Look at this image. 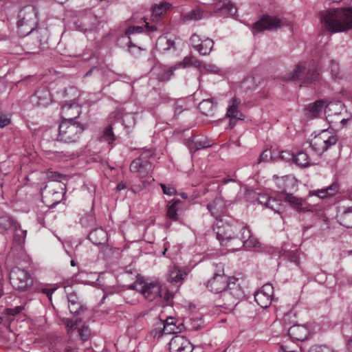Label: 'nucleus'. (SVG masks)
<instances>
[{"instance_id":"obj_1","label":"nucleus","mask_w":352,"mask_h":352,"mask_svg":"<svg viewBox=\"0 0 352 352\" xmlns=\"http://www.w3.org/2000/svg\"><path fill=\"white\" fill-rule=\"evenodd\" d=\"M214 230L220 245L226 247L228 252L238 251L242 247L250 250L258 247L260 244L247 227L242 228L239 232L236 226L230 224L219 225V222H218Z\"/></svg>"},{"instance_id":"obj_2","label":"nucleus","mask_w":352,"mask_h":352,"mask_svg":"<svg viewBox=\"0 0 352 352\" xmlns=\"http://www.w3.org/2000/svg\"><path fill=\"white\" fill-rule=\"evenodd\" d=\"M321 21L331 32H341L352 28V8L329 9L321 14Z\"/></svg>"},{"instance_id":"obj_3","label":"nucleus","mask_w":352,"mask_h":352,"mask_svg":"<svg viewBox=\"0 0 352 352\" xmlns=\"http://www.w3.org/2000/svg\"><path fill=\"white\" fill-rule=\"evenodd\" d=\"M17 26L23 36L30 34L38 25V10L32 5L24 6L18 15Z\"/></svg>"},{"instance_id":"obj_4","label":"nucleus","mask_w":352,"mask_h":352,"mask_svg":"<svg viewBox=\"0 0 352 352\" xmlns=\"http://www.w3.org/2000/svg\"><path fill=\"white\" fill-rule=\"evenodd\" d=\"M318 63L312 60L308 65L305 63L297 65L291 76L287 78L289 80H298L303 84H311L319 80V73L317 67Z\"/></svg>"},{"instance_id":"obj_5","label":"nucleus","mask_w":352,"mask_h":352,"mask_svg":"<svg viewBox=\"0 0 352 352\" xmlns=\"http://www.w3.org/2000/svg\"><path fill=\"white\" fill-rule=\"evenodd\" d=\"M244 295L241 286V280L234 277H228L226 288L223 294V300L225 301L223 306L231 311L237 305L238 300Z\"/></svg>"},{"instance_id":"obj_6","label":"nucleus","mask_w":352,"mask_h":352,"mask_svg":"<svg viewBox=\"0 0 352 352\" xmlns=\"http://www.w3.org/2000/svg\"><path fill=\"white\" fill-rule=\"evenodd\" d=\"M84 128L82 125L74 121H62L59 125L57 140L65 143L77 142Z\"/></svg>"},{"instance_id":"obj_7","label":"nucleus","mask_w":352,"mask_h":352,"mask_svg":"<svg viewBox=\"0 0 352 352\" xmlns=\"http://www.w3.org/2000/svg\"><path fill=\"white\" fill-rule=\"evenodd\" d=\"M131 288L139 292L148 301L151 302L162 296V285L157 280L137 281L131 286Z\"/></svg>"},{"instance_id":"obj_8","label":"nucleus","mask_w":352,"mask_h":352,"mask_svg":"<svg viewBox=\"0 0 352 352\" xmlns=\"http://www.w3.org/2000/svg\"><path fill=\"white\" fill-rule=\"evenodd\" d=\"M10 282L14 289L25 292L32 287L34 279L28 270L14 267L10 272Z\"/></svg>"},{"instance_id":"obj_9","label":"nucleus","mask_w":352,"mask_h":352,"mask_svg":"<svg viewBox=\"0 0 352 352\" xmlns=\"http://www.w3.org/2000/svg\"><path fill=\"white\" fill-rule=\"evenodd\" d=\"M338 142L336 135L331 134L328 130H322L320 133L315 135L310 141V146L318 154L321 155Z\"/></svg>"},{"instance_id":"obj_10","label":"nucleus","mask_w":352,"mask_h":352,"mask_svg":"<svg viewBox=\"0 0 352 352\" xmlns=\"http://www.w3.org/2000/svg\"><path fill=\"white\" fill-rule=\"evenodd\" d=\"M284 25L283 22L277 16L263 15L253 26L254 32L264 30H275Z\"/></svg>"},{"instance_id":"obj_11","label":"nucleus","mask_w":352,"mask_h":352,"mask_svg":"<svg viewBox=\"0 0 352 352\" xmlns=\"http://www.w3.org/2000/svg\"><path fill=\"white\" fill-rule=\"evenodd\" d=\"M149 155L148 153H144L133 160L130 165L131 171L138 173L140 177H145L151 169V164L147 159Z\"/></svg>"},{"instance_id":"obj_12","label":"nucleus","mask_w":352,"mask_h":352,"mask_svg":"<svg viewBox=\"0 0 352 352\" xmlns=\"http://www.w3.org/2000/svg\"><path fill=\"white\" fill-rule=\"evenodd\" d=\"M273 294V286L265 284L254 294V300L261 307L267 308L272 303Z\"/></svg>"},{"instance_id":"obj_13","label":"nucleus","mask_w":352,"mask_h":352,"mask_svg":"<svg viewBox=\"0 0 352 352\" xmlns=\"http://www.w3.org/2000/svg\"><path fill=\"white\" fill-rule=\"evenodd\" d=\"M241 101L236 97H233L228 102L226 116L230 118V125L233 127L236 124L237 120L244 119V116L239 110Z\"/></svg>"},{"instance_id":"obj_14","label":"nucleus","mask_w":352,"mask_h":352,"mask_svg":"<svg viewBox=\"0 0 352 352\" xmlns=\"http://www.w3.org/2000/svg\"><path fill=\"white\" fill-rule=\"evenodd\" d=\"M228 277L224 275L223 270L221 269L219 273H215L213 277L210 279L207 283L208 289L212 292L218 294L221 293V296L226 288V281Z\"/></svg>"},{"instance_id":"obj_15","label":"nucleus","mask_w":352,"mask_h":352,"mask_svg":"<svg viewBox=\"0 0 352 352\" xmlns=\"http://www.w3.org/2000/svg\"><path fill=\"white\" fill-rule=\"evenodd\" d=\"M169 350L170 352H192L193 346L185 337L176 336L170 341Z\"/></svg>"},{"instance_id":"obj_16","label":"nucleus","mask_w":352,"mask_h":352,"mask_svg":"<svg viewBox=\"0 0 352 352\" xmlns=\"http://www.w3.org/2000/svg\"><path fill=\"white\" fill-rule=\"evenodd\" d=\"M31 100L37 106L46 107L52 102V96L47 87H41L32 96Z\"/></svg>"},{"instance_id":"obj_17","label":"nucleus","mask_w":352,"mask_h":352,"mask_svg":"<svg viewBox=\"0 0 352 352\" xmlns=\"http://www.w3.org/2000/svg\"><path fill=\"white\" fill-rule=\"evenodd\" d=\"M80 107L76 102H66L61 107L63 121H74L80 114Z\"/></svg>"},{"instance_id":"obj_18","label":"nucleus","mask_w":352,"mask_h":352,"mask_svg":"<svg viewBox=\"0 0 352 352\" xmlns=\"http://www.w3.org/2000/svg\"><path fill=\"white\" fill-rule=\"evenodd\" d=\"M226 201L221 197H216L207 205V208L211 215L219 219L226 211Z\"/></svg>"},{"instance_id":"obj_19","label":"nucleus","mask_w":352,"mask_h":352,"mask_svg":"<svg viewBox=\"0 0 352 352\" xmlns=\"http://www.w3.org/2000/svg\"><path fill=\"white\" fill-rule=\"evenodd\" d=\"M214 12L221 15L234 16L237 12V8L228 0H221L214 6Z\"/></svg>"},{"instance_id":"obj_20","label":"nucleus","mask_w":352,"mask_h":352,"mask_svg":"<svg viewBox=\"0 0 352 352\" xmlns=\"http://www.w3.org/2000/svg\"><path fill=\"white\" fill-rule=\"evenodd\" d=\"M98 23V19L95 16H90L84 17L81 21L76 22L75 25L77 30L86 33L96 30Z\"/></svg>"},{"instance_id":"obj_21","label":"nucleus","mask_w":352,"mask_h":352,"mask_svg":"<svg viewBox=\"0 0 352 352\" xmlns=\"http://www.w3.org/2000/svg\"><path fill=\"white\" fill-rule=\"evenodd\" d=\"M309 331L305 325L296 324L288 330V334L292 339L303 341L307 339Z\"/></svg>"},{"instance_id":"obj_22","label":"nucleus","mask_w":352,"mask_h":352,"mask_svg":"<svg viewBox=\"0 0 352 352\" xmlns=\"http://www.w3.org/2000/svg\"><path fill=\"white\" fill-rule=\"evenodd\" d=\"M340 223L346 228H352V206L340 207L338 212Z\"/></svg>"},{"instance_id":"obj_23","label":"nucleus","mask_w":352,"mask_h":352,"mask_svg":"<svg viewBox=\"0 0 352 352\" xmlns=\"http://www.w3.org/2000/svg\"><path fill=\"white\" fill-rule=\"evenodd\" d=\"M339 186L337 183H333L327 188L313 190L309 192L310 196H318L320 199L326 198L329 196H333L339 191Z\"/></svg>"},{"instance_id":"obj_24","label":"nucleus","mask_w":352,"mask_h":352,"mask_svg":"<svg viewBox=\"0 0 352 352\" xmlns=\"http://www.w3.org/2000/svg\"><path fill=\"white\" fill-rule=\"evenodd\" d=\"M189 270H181L178 266L173 265L169 270L168 280L173 284L180 282L188 274Z\"/></svg>"},{"instance_id":"obj_25","label":"nucleus","mask_w":352,"mask_h":352,"mask_svg":"<svg viewBox=\"0 0 352 352\" xmlns=\"http://www.w3.org/2000/svg\"><path fill=\"white\" fill-rule=\"evenodd\" d=\"M140 113V112L135 111L125 113L122 116V124L127 131H129L134 128L136 124V120L139 118Z\"/></svg>"},{"instance_id":"obj_26","label":"nucleus","mask_w":352,"mask_h":352,"mask_svg":"<svg viewBox=\"0 0 352 352\" xmlns=\"http://www.w3.org/2000/svg\"><path fill=\"white\" fill-rule=\"evenodd\" d=\"M211 146V142L204 137L195 138L192 141H189L188 144V149L191 153L199 149L208 148Z\"/></svg>"},{"instance_id":"obj_27","label":"nucleus","mask_w":352,"mask_h":352,"mask_svg":"<svg viewBox=\"0 0 352 352\" xmlns=\"http://www.w3.org/2000/svg\"><path fill=\"white\" fill-rule=\"evenodd\" d=\"M324 104L325 102L323 100H317L309 104L305 109V115L308 118H316L322 111Z\"/></svg>"},{"instance_id":"obj_28","label":"nucleus","mask_w":352,"mask_h":352,"mask_svg":"<svg viewBox=\"0 0 352 352\" xmlns=\"http://www.w3.org/2000/svg\"><path fill=\"white\" fill-rule=\"evenodd\" d=\"M193 66L197 68L199 71L201 70V63L196 58L192 56H187L184 57L182 61H180L175 64L173 67H175V70L180 68H187L188 67Z\"/></svg>"},{"instance_id":"obj_29","label":"nucleus","mask_w":352,"mask_h":352,"mask_svg":"<svg viewBox=\"0 0 352 352\" xmlns=\"http://www.w3.org/2000/svg\"><path fill=\"white\" fill-rule=\"evenodd\" d=\"M12 230L14 231V243L19 245L20 247H22L25 241L27 230H23L21 228V224L18 222L14 224Z\"/></svg>"},{"instance_id":"obj_30","label":"nucleus","mask_w":352,"mask_h":352,"mask_svg":"<svg viewBox=\"0 0 352 352\" xmlns=\"http://www.w3.org/2000/svg\"><path fill=\"white\" fill-rule=\"evenodd\" d=\"M89 239L94 244H102L107 241V234L103 229L97 228L90 232Z\"/></svg>"},{"instance_id":"obj_31","label":"nucleus","mask_w":352,"mask_h":352,"mask_svg":"<svg viewBox=\"0 0 352 352\" xmlns=\"http://www.w3.org/2000/svg\"><path fill=\"white\" fill-rule=\"evenodd\" d=\"M177 322L176 319L174 318H167L164 324L163 333L174 334L180 332L182 327H179V324H177Z\"/></svg>"},{"instance_id":"obj_32","label":"nucleus","mask_w":352,"mask_h":352,"mask_svg":"<svg viewBox=\"0 0 352 352\" xmlns=\"http://www.w3.org/2000/svg\"><path fill=\"white\" fill-rule=\"evenodd\" d=\"M182 201L179 199L170 201L167 205V217L173 221L178 219L177 212L181 208Z\"/></svg>"},{"instance_id":"obj_33","label":"nucleus","mask_w":352,"mask_h":352,"mask_svg":"<svg viewBox=\"0 0 352 352\" xmlns=\"http://www.w3.org/2000/svg\"><path fill=\"white\" fill-rule=\"evenodd\" d=\"M200 112L206 116L212 115L215 109V104L213 98L203 100L198 106Z\"/></svg>"},{"instance_id":"obj_34","label":"nucleus","mask_w":352,"mask_h":352,"mask_svg":"<svg viewBox=\"0 0 352 352\" xmlns=\"http://www.w3.org/2000/svg\"><path fill=\"white\" fill-rule=\"evenodd\" d=\"M171 8L172 5L168 2H161L159 4H155L152 8L153 15L154 17H160Z\"/></svg>"},{"instance_id":"obj_35","label":"nucleus","mask_w":352,"mask_h":352,"mask_svg":"<svg viewBox=\"0 0 352 352\" xmlns=\"http://www.w3.org/2000/svg\"><path fill=\"white\" fill-rule=\"evenodd\" d=\"M297 189V180L292 175L285 176V186H283V193L290 194L289 192Z\"/></svg>"},{"instance_id":"obj_36","label":"nucleus","mask_w":352,"mask_h":352,"mask_svg":"<svg viewBox=\"0 0 352 352\" xmlns=\"http://www.w3.org/2000/svg\"><path fill=\"white\" fill-rule=\"evenodd\" d=\"M285 200L296 210L300 211L304 209V201L300 198L293 196L291 193L285 195Z\"/></svg>"},{"instance_id":"obj_37","label":"nucleus","mask_w":352,"mask_h":352,"mask_svg":"<svg viewBox=\"0 0 352 352\" xmlns=\"http://www.w3.org/2000/svg\"><path fill=\"white\" fill-rule=\"evenodd\" d=\"M293 162L302 167H307L310 165V160L308 155L303 151L298 153L294 155Z\"/></svg>"},{"instance_id":"obj_38","label":"nucleus","mask_w":352,"mask_h":352,"mask_svg":"<svg viewBox=\"0 0 352 352\" xmlns=\"http://www.w3.org/2000/svg\"><path fill=\"white\" fill-rule=\"evenodd\" d=\"M175 42L166 36H161L158 38L156 46L160 51H166L174 47Z\"/></svg>"},{"instance_id":"obj_39","label":"nucleus","mask_w":352,"mask_h":352,"mask_svg":"<svg viewBox=\"0 0 352 352\" xmlns=\"http://www.w3.org/2000/svg\"><path fill=\"white\" fill-rule=\"evenodd\" d=\"M213 45L214 42L212 39L206 38L201 41V44L197 48V51L202 56L208 55L211 52Z\"/></svg>"},{"instance_id":"obj_40","label":"nucleus","mask_w":352,"mask_h":352,"mask_svg":"<svg viewBox=\"0 0 352 352\" xmlns=\"http://www.w3.org/2000/svg\"><path fill=\"white\" fill-rule=\"evenodd\" d=\"M116 140V137L113 132V127L111 125L107 126L103 131L102 135L100 137V141L107 142L109 144H111Z\"/></svg>"},{"instance_id":"obj_41","label":"nucleus","mask_w":352,"mask_h":352,"mask_svg":"<svg viewBox=\"0 0 352 352\" xmlns=\"http://www.w3.org/2000/svg\"><path fill=\"white\" fill-rule=\"evenodd\" d=\"M266 208H268L273 210L274 212L278 214H280L284 211V207L282 204L281 201L272 197Z\"/></svg>"},{"instance_id":"obj_42","label":"nucleus","mask_w":352,"mask_h":352,"mask_svg":"<svg viewBox=\"0 0 352 352\" xmlns=\"http://www.w3.org/2000/svg\"><path fill=\"white\" fill-rule=\"evenodd\" d=\"M81 321V319L79 318L74 319H66L65 320V324L66 326L67 333L69 335H72V333L76 331V329L80 324Z\"/></svg>"},{"instance_id":"obj_43","label":"nucleus","mask_w":352,"mask_h":352,"mask_svg":"<svg viewBox=\"0 0 352 352\" xmlns=\"http://www.w3.org/2000/svg\"><path fill=\"white\" fill-rule=\"evenodd\" d=\"M14 219H13L9 215L5 214L0 216V228L8 230L9 228H12L14 227V224L16 223Z\"/></svg>"},{"instance_id":"obj_44","label":"nucleus","mask_w":352,"mask_h":352,"mask_svg":"<svg viewBox=\"0 0 352 352\" xmlns=\"http://www.w3.org/2000/svg\"><path fill=\"white\" fill-rule=\"evenodd\" d=\"M174 71H175V67L173 66L163 69L160 74L157 75V78L160 81L164 82L167 81L170 79L171 76L173 74Z\"/></svg>"},{"instance_id":"obj_45","label":"nucleus","mask_w":352,"mask_h":352,"mask_svg":"<svg viewBox=\"0 0 352 352\" xmlns=\"http://www.w3.org/2000/svg\"><path fill=\"white\" fill-rule=\"evenodd\" d=\"M201 70L199 71L201 73L208 72L211 74H219L221 69L216 65L208 63V64H202L201 63Z\"/></svg>"},{"instance_id":"obj_46","label":"nucleus","mask_w":352,"mask_h":352,"mask_svg":"<svg viewBox=\"0 0 352 352\" xmlns=\"http://www.w3.org/2000/svg\"><path fill=\"white\" fill-rule=\"evenodd\" d=\"M202 17L201 12L198 10H192L184 16V21L199 20Z\"/></svg>"},{"instance_id":"obj_47","label":"nucleus","mask_w":352,"mask_h":352,"mask_svg":"<svg viewBox=\"0 0 352 352\" xmlns=\"http://www.w3.org/2000/svg\"><path fill=\"white\" fill-rule=\"evenodd\" d=\"M79 336L83 341L87 340L91 335L90 329L87 326H82L79 329Z\"/></svg>"},{"instance_id":"obj_48","label":"nucleus","mask_w":352,"mask_h":352,"mask_svg":"<svg viewBox=\"0 0 352 352\" xmlns=\"http://www.w3.org/2000/svg\"><path fill=\"white\" fill-rule=\"evenodd\" d=\"M160 186L163 190V193L166 195L172 196L175 195L177 192L175 188L170 184L166 185L164 184H160Z\"/></svg>"},{"instance_id":"obj_49","label":"nucleus","mask_w":352,"mask_h":352,"mask_svg":"<svg viewBox=\"0 0 352 352\" xmlns=\"http://www.w3.org/2000/svg\"><path fill=\"white\" fill-rule=\"evenodd\" d=\"M309 352H333V351L327 345L316 344L310 348Z\"/></svg>"},{"instance_id":"obj_50","label":"nucleus","mask_w":352,"mask_h":352,"mask_svg":"<svg viewBox=\"0 0 352 352\" xmlns=\"http://www.w3.org/2000/svg\"><path fill=\"white\" fill-rule=\"evenodd\" d=\"M68 307L71 314L77 315L83 309V306L80 303L68 304Z\"/></svg>"},{"instance_id":"obj_51","label":"nucleus","mask_w":352,"mask_h":352,"mask_svg":"<svg viewBox=\"0 0 352 352\" xmlns=\"http://www.w3.org/2000/svg\"><path fill=\"white\" fill-rule=\"evenodd\" d=\"M10 123V115L0 113V127L3 128Z\"/></svg>"},{"instance_id":"obj_52","label":"nucleus","mask_w":352,"mask_h":352,"mask_svg":"<svg viewBox=\"0 0 352 352\" xmlns=\"http://www.w3.org/2000/svg\"><path fill=\"white\" fill-rule=\"evenodd\" d=\"M294 154L288 151H282L279 153L280 159L286 162L292 161L294 160Z\"/></svg>"},{"instance_id":"obj_53","label":"nucleus","mask_w":352,"mask_h":352,"mask_svg":"<svg viewBox=\"0 0 352 352\" xmlns=\"http://www.w3.org/2000/svg\"><path fill=\"white\" fill-rule=\"evenodd\" d=\"M270 198L271 197L265 193H259L258 195V201L265 207H267Z\"/></svg>"},{"instance_id":"obj_54","label":"nucleus","mask_w":352,"mask_h":352,"mask_svg":"<svg viewBox=\"0 0 352 352\" xmlns=\"http://www.w3.org/2000/svg\"><path fill=\"white\" fill-rule=\"evenodd\" d=\"M201 40L199 36L194 34L190 37V43L194 49L197 50L198 47L201 44Z\"/></svg>"},{"instance_id":"obj_55","label":"nucleus","mask_w":352,"mask_h":352,"mask_svg":"<svg viewBox=\"0 0 352 352\" xmlns=\"http://www.w3.org/2000/svg\"><path fill=\"white\" fill-rule=\"evenodd\" d=\"M24 309V306L20 305V306H16L14 308H9L7 309V314L11 316H15L19 313H21Z\"/></svg>"},{"instance_id":"obj_56","label":"nucleus","mask_w":352,"mask_h":352,"mask_svg":"<svg viewBox=\"0 0 352 352\" xmlns=\"http://www.w3.org/2000/svg\"><path fill=\"white\" fill-rule=\"evenodd\" d=\"M142 30L143 28L142 26H131L126 30L125 34L127 35H131L133 34L140 33L142 32Z\"/></svg>"},{"instance_id":"obj_57","label":"nucleus","mask_w":352,"mask_h":352,"mask_svg":"<svg viewBox=\"0 0 352 352\" xmlns=\"http://www.w3.org/2000/svg\"><path fill=\"white\" fill-rule=\"evenodd\" d=\"M57 287H43L41 288L42 293L46 294L48 298L51 300L53 293L56 290Z\"/></svg>"},{"instance_id":"obj_58","label":"nucleus","mask_w":352,"mask_h":352,"mask_svg":"<svg viewBox=\"0 0 352 352\" xmlns=\"http://www.w3.org/2000/svg\"><path fill=\"white\" fill-rule=\"evenodd\" d=\"M330 67L332 74L334 76H337L339 70L338 63L334 60H331Z\"/></svg>"},{"instance_id":"obj_59","label":"nucleus","mask_w":352,"mask_h":352,"mask_svg":"<svg viewBox=\"0 0 352 352\" xmlns=\"http://www.w3.org/2000/svg\"><path fill=\"white\" fill-rule=\"evenodd\" d=\"M135 294V293L134 292H131V294H127V296L125 297L126 302L130 305H135L138 301L137 298L129 299L131 296H134Z\"/></svg>"},{"instance_id":"obj_60","label":"nucleus","mask_w":352,"mask_h":352,"mask_svg":"<svg viewBox=\"0 0 352 352\" xmlns=\"http://www.w3.org/2000/svg\"><path fill=\"white\" fill-rule=\"evenodd\" d=\"M270 151H264L260 155L259 159L258 160V163H261L262 162H266L268 160V157L270 156Z\"/></svg>"},{"instance_id":"obj_61","label":"nucleus","mask_w":352,"mask_h":352,"mask_svg":"<svg viewBox=\"0 0 352 352\" xmlns=\"http://www.w3.org/2000/svg\"><path fill=\"white\" fill-rule=\"evenodd\" d=\"M67 299H68V304L79 303V302L78 301L77 296L74 293H71V294H68Z\"/></svg>"},{"instance_id":"obj_62","label":"nucleus","mask_w":352,"mask_h":352,"mask_svg":"<svg viewBox=\"0 0 352 352\" xmlns=\"http://www.w3.org/2000/svg\"><path fill=\"white\" fill-rule=\"evenodd\" d=\"M285 176L282 177H277L276 184L279 190L283 192V186H285Z\"/></svg>"},{"instance_id":"obj_63","label":"nucleus","mask_w":352,"mask_h":352,"mask_svg":"<svg viewBox=\"0 0 352 352\" xmlns=\"http://www.w3.org/2000/svg\"><path fill=\"white\" fill-rule=\"evenodd\" d=\"M129 43L130 44L129 45V48L130 53H131L133 54H135L139 53L142 50L141 47H136L135 45H131L130 41H129Z\"/></svg>"},{"instance_id":"obj_64","label":"nucleus","mask_w":352,"mask_h":352,"mask_svg":"<svg viewBox=\"0 0 352 352\" xmlns=\"http://www.w3.org/2000/svg\"><path fill=\"white\" fill-rule=\"evenodd\" d=\"M48 177L50 178H51L53 180H59L60 178H61V175L59 174L57 172H51L49 175H48Z\"/></svg>"}]
</instances>
